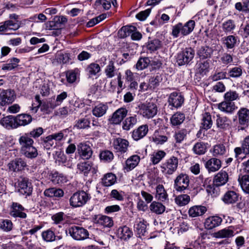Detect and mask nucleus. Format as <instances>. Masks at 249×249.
<instances>
[{"label":"nucleus","mask_w":249,"mask_h":249,"mask_svg":"<svg viewBox=\"0 0 249 249\" xmlns=\"http://www.w3.org/2000/svg\"><path fill=\"white\" fill-rule=\"evenodd\" d=\"M195 25L193 20H189L184 24L179 22L173 26L171 35L175 38L178 37L180 34L182 36H187L194 30Z\"/></svg>","instance_id":"nucleus-1"},{"label":"nucleus","mask_w":249,"mask_h":249,"mask_svg":"<svg viewBox=\"0 0 249 249\" xmlns=\"http://www.w3.org/2000/svg\"><path fill=\"white\" fill-rule=\"evenodd\" d=\"M195 56V50L191 47L185 48L178 53L176 60L179 66L190 65Z\"/></svg>","instance_id":"nucleus-2"},{"label":"nucleus","mask_w":249,"mask_h":249,"mask_svg":"<svg viewBox=\"0 0 249 249\" xmlns=\"http://www.w3.org/2000/svg\"><path fill=\"white\" fill-rule=\"evenodd\" d=\"M89 195L84 191L74 193L70 197V205L72 208L81 207L85 205L89 200Z\"/></svg>","instance_id":"nucleus-3"},{"label":"nucleus","mask_w":249,"mask_h":249,"mask_svg":"<svg viewBox=\"0 0 249 249\" xmlns=\"http://www.w3.org/2000/svg\"><path fill=\"white\" fill-rule=\"evenodd\" d=\"M178 165V158L172 156L161 164V171L166 176L172 175L177 170Z\"/></svg>","instance_id":"nucleus-4"},{"label":"nucleus","mask_w":249,"mask_h":249,"mask_svg":"<svg viewBox=\"0 0 249 249\" xmlns=\"http://www.w3.org/2000/svg\"><path fill=\"white\" fill-rule=\"evenodd\" d=\"M19 142L21 146V154L28 158H31V132L21 136Z\"/></svg>","instance_id":"nucleus-5"},{"label":"nucleus","mask_w":249,"mask_h":249,"mask_svg":"<svg viewBox=\"0 0 249 249\" xmlns=\"http://www.w3.org/2000/svg\"><path fill=\"white\" fill-rule=\"evenodd\" d=\"M66 231V232L68 231L70 236L75 240H83L89 238V236L87 230L76 226L70 227Z\"/></svg>","instance_id":"nucleus-6"},{"label":"nucleus","mask_w":249,"mask_h":249,"mask_svg":"<svg viewBox=\"0 0 249 249\" xmlns=\"http://www.w3.org/2000/svg\"><path fill=\"white\" fill-rule=\"evenodd\" d=\"M140 111L144 117L150 118L157 114L158 109L156 104L146 102L140 106Z\"/></svg>","instance_id":"nucleus-7"},{"label":"nucleus","mask_w":249,"mask_h":249,"mask_svg":"<svg viewBox=\"0 0 249 249\" xmlns=\"http://www.w3.org/2000/svg\"><path fill=\"white\" fill-rule=\"evenodd\" d=\"M238 119V127L244 130L249 126V109L246 107H241L237 113Z\"/></svg>","instance_id":"nucleus-8"},{"label":"nucleus","mask_w":249,"mask_h":249,"mask_svg":"<svg viewBox=\"0 0 249 249\" xmlns=\"http://www.w3.org/2000/svg\"><path fill=\"white\" fill-rule=\"evenodd\" d=\"M189 182L188 176L182 173L178 176L175 179L174 187L177 192H181L188 188Z\"/></svg>","instance_id":"nucleus-9"},{"label":"nucleus","mask_w":249,"mask_h":249,"mask_svg":"<svg viewBox=\"0 0 249 249\" xmlns=\"http://www.w3.org/2000/svg\"><path fill=\"white\" fill-rule=\"evenodd\" d=\"M184 102V98L181 93L173 92L171 93L168 98L169 106L171 108H178L181 107Z\"/></svg>","instance_id":"nucleus-10"},{"label":"nucleus","mask_w":249,"mask_h":249,"mask_svg":"<svg viewBox=\"0 0 249 249\" xmlns=\"http://www.w3.org/2000/svg\"><path fill=\"white\" fill-rule=\"evenodd\" d=\"M77 151L80 157L84 160H89L93 154L91 146L86 142L79 143L77 145Z\"/></svg>","instance_id":"nucleus-11"},{"label":"nucleus","mask_w":249,"mask_h":249,"mask_svg":"<svg viewBox=\"0 0 249 249\" xmlns=\"http://www.w3.org/2000/svg\"><path fill=\"white\" fill-rule=\"evenodd\" d=\"M127 114V110L123 107L117 109L108 119V122L113 124H119L125 117Z\"/></svg>","instance_id":"nucleus-12"},{"label":"nucleus","mask_w":249,"mask_h":249,"mask_svg":"<svg viewBox=\"0 0 249 249\" xmlns=\"http://www.w3.org/2000/svg\"><path fill=\"white\" fill-rule=\"evenodd\" d=\"M9 171L18 172L24 169L26 163L21 158L16 159L11 161L8 164Z\"/></svg>","instance_id":"nucleus-13"},{"label":"nucleus","mask_w":249,"mask_h":249,"mask_svg":"<svg viewBox=\"0 0 249 249\" xmlns=\"http://www.w3.org/2000/svg\"><path fill=\"white\" fill-rule=\"evenodd\" d=\"M217 107L221 111L228 114H232L237 108L233 102L227 101L224 99L223 101L217 105Z\"/></svg>","instance_id":"nucleus-14"},{"label":"nucleus","mask_w":249,"mask_h":249,"mask_svg":"<svg viewBox=\"0 0 249 249\" xmlns=\"http://www.w3.org/2000/svg\"><path fill=\"white\" fill-rule=\"evenodd\" d=\"M148 132V126L147 124H143L134 129L131 132L132 139L138 141L144 137Z\"/></svg>","instance_id":"nucleus-15"},{"label":"nucleus","mask_w":249,"mask_h":249,"mask_svg":"<svg viewBox=\"0 0 249 249\" xmlns=\"http://www.w3.org/2000/svg\"><path fill=\"white\" fill-rule=\"evenodd\" d=\"M213 157L220 158L225 156L228 152V149L225 144L219 143L214 145L210 150Z\"/></svg>","instance_id":"nucleus-16"},{"label":"nucleus","mask_w":249,"mask_h":249,"mask_svg":"<svg viewBox=\"0 0 249 249\" xmlns=\"http://www.w3.org/2000/svg\"><path fill=\"white\" fill-rule=\"evenodd\" d=\"M15 100L14 91L12 90H3L0 93V105L5 106L12 103Z\"/></svg>","instance_id":"nucleus-17"},{"label":"nucleus","mask_w":249,"mask_h":249,"mask_svg":"<svg viewBox=\"0 0 249 249\" xmlns=\"http://www.w3.org/2000/svg\"><path fill=\"white\" fill-rule=\"evenodd\" d=\"M235 157L238 158L242 153L249 155V136L246 137L241 142V146L235 147L234 149Z\"/></svg>","instance_id":"nucleus-18"},{"label":"nucleus","mask_w":249,"mask_h":249,"mask_svg":"<svg viewBox=\"0 0 249 249\" xmlns=\"http://www.w3.org/2000/svg\"><path fill=\"white\" fill-rule=\"evenodd\" d=\"M231 124V121L228 117L219 114L216 115V125L219 130H226L230 127Z\"/></svg>","instance_id":"nucleus-19"},{"label":"nucleus","mask_w":249,"mask_h":249,"mask_svg":"<svg viewBox=\"0 0 249 249\" xmlns=\"http://www.w3.org/2000/svg\"><path fill=\"white\" fill-rule=\"evenodd\" d=\"M222 219L220 216L214 215L210 216L205 219L204 227L207 230H212L220 226Z\"/></svg>","instance_id":"nucleus-20"},{"label":"nucleus","mask_w":249,"mask_h":249,"mask_svg":"<svg viewBox=\"0 0 249 249\" xmlns=\"http://www.w3.org/2000/svg\"><path fill=\"white\" fill-rule=\"evenodd\" d=\"M205 166L209 172H214L218 171L221 167V161L214 157L205 162Z\"/></svg>","instance_id":"nucleus-21"},{"label":"nucleus","mask_w":249,"mask_h":249,"mask_svg":"<svg viewBox=\"0 0 249 249\" xmlns=\"http://www.w3.org/2000/svg\"><path fill=\"white\" fill-rule=\"evenodd\" d=\"M129 142L125 139L118 138L114 140L113 146L117 152L125 153L127 150Z\"/></svg>","instance_id":"nucleus-22"},{"label":"nucleus","mask_w":249,"mask_h":249,"mask_svg":"<svg viewBox=\"0 0 249 249\" xmlns=\"http://www.w3.org/2000/svg\"><path fill=\"white\" fill-rule=\"evenodd\" d=\"M213 50L208 46H201L196 51V54L200 60L210 58L212 56Z\"/></svg>","instance_id":"nucleus-23"},{"label":"nucleus","mask_w":249,"mask_h":249,"mask_svg":"<svg viewBox=\"0 0 249 249\" xmlns=\"http://www.w3.org/2000/svg\"><path fill=\"white\" fill-rule=\"evenodd\" d=\"M229 180L228 173L223 170L217 173L213 177V182L216 186L224 185Z\"/></svg>","instance_id":"nucleus-24"},{"label":"nucleus","mask_w":249,"mask_h":249,"mask_svg":"<svg viewBox=\"0 0 249 249\" xmlns=\"http://www.w3.org/2000/svg\"><path fill=\"white\" fill-rule=\"evenodd\" d=\"M146 222L143 219H140L135 224L134 230L137 237L142 238L143 236H145L147 235L148 232L146 230Z\"/></svg>","instance_id":"nucleus-25"},{"label":"nucleus","mask_w":249,"mask_h":249,"mask_svg":"<svg viewBox=\"0 0 249 249\" xmlns=\"http://www.w3.org/2000/svg\"><path fill=\"white\" fill-rule=\"evenodd\" d=\"M239 194L234 191H228L222 198V201L226 204H233L238 201Z\"/></svg>","instance_id":"nucleus-26"},{"label":"nucleus","mask_w":249,"mask_h":249,"mask_svg":"<svg viewBox=\"0 0 249 249\" xmlns=\"http://www.w3.org/2000/svg\"><path fill=\"white\" fill-rule=\"evenodd\" d=\"M155 198L160 202L168 201V195L162 184H159L156 187Z\"/></svg>","instance_id":"nucleus-27"},{"label":"nucleus","mask_w":249,"mask_h":249,"mask_svg":"<svg viewBox=\"0 0 249 249\" xmlns=\"http://www.w3.org/2000/svg\"><path fill=\"white\" fill-rule=\"evenodd\" d=\"M207 211L205 206L202 205H195L191 207L189 211L188 214L190 217H196L203 215Z\"/></svg>","instance_id":"nucleus-28"},{"label":"nucleus","mask_w":249,"mask_h":249,"mask_svg":"<svg viewBox=\"0 0 249 249\" xmlns=\"http://www.w3.org/2000/svg\"><path fill=\"white\" fill-rule=\"evenodd\" d=\"M117 232L118 236L124 241L129 240L133 235L132 230L126 226L119 227Z\"/></svg>","instance_id":"nucleus-29"},{"label":"nucleus","mask_w":249,"mask_h":249,"mask_svg":"<svg viewBox=\"0 0 249 249\" xmlns=\"http://www.w3.org/2000/svg\"><path fill=\"white\" fill-rule=\"evenodd\" d=\"M149 209L152 213L158 215H160L164 213L166 210V207L161 202L154 201L150 204Z\"/></svg>","instance_id":"nucleus-30"},{"label":"nucleus","mask_w":249,"mask_h":249,"mask_svg":"<svg viewBox=\"0 0 249 249\" xmlns=\"http://www.w3.org/2000/svg\"><path fill=\"white\" fill-rule=\"evenodd\" d=\"M118 70L115 66V61L114 60L109 61L105 69V73L108 78H111L117 75Z\"/></svg>","instance_id":"nucleus-31"},{"label":"nucleus","mask_w":249,"mask_h":249,"mask_svg":"<svg viewBox=\"0 0 249 249\" xmlns=\"http://www.w3.org/2000/svg\"><path fill=\"white\" fill-rule=\"evenodd\" d=\"M49 178L54 184H61L67 181L66 176L56 171L50 173Z\"/></svg>","instance_id":"nucleus-32"},{"label":"nucleus","mask_w":249,"mask_h":249,"mask_svg":"<svg viewBox=\"0 0 249 249\" xmlns=\"http://www.w3.org/2000/svg\"><path fill=\"white\" fill-rule=\"evenodd\" d=\"M90 119L89 115H86L85 117L80 118L75 122L74 128L78 129H88L90 127Z\"/></svg>","instance_id":"nucleus-33"},{"label":"nucleus","mask_w":249,"mask_h":249,"mask_svg":"<svg viewBox=\"0 0 249 249\" xmlns=\"http://www.w3.org/2000/svg\"><path fill=\"white\" fill-rule=\"evenodd\" d=\"M185 119L183 113L178 111L174 113L170 118V121L172 126H178L183 123Z\"/></svg>","instance_id":"nucleus-34"},{"label":"nucleus","mask_w":249,"mask_h":249,"mask_svg":"<svg viewBox=\"0 0 249 249\" xmlns=\"http://www.w3.org/2000/svg\"><path fill=\"white\" fill-rule=\"evenodd\" d=\"M140 158L138 155H135L131 156L125 161L124 169L128 172L134 169L140 162Z\"/></svg>","instance_id":"nucleus-35"},{"label":"nucleus","mask_w":249,"mask_h":249,"mask_svg":"<svg viewBox=\"0 0 249 249\" xmlns=\"http://www.w3.org/2000/svg\"><path fill=\"white\" fill-rule=\"evenodd\" d=\"M108 108L107 105L100 103L92 108V113L96 117H101L106 113Z\"/></svg>","instance_id":"nucleus-36"},{"label":"nucleus","mask_w":249,"mask_h":249,"mask_svg":"<svg viewBox=\"0 0 249 249\" xmlns=\"http://www.w3.org/2000/svg\"><path fill=\"white\" fill-rule=\"evenodd\" d=\"M138 119V117L136 115L126 118L123 122V129L126 131L130 130L137 124Z\"/></svg>","instance_id":"nucleus-37"},{"label":"nucleus","mask_w":249,"mask_h":249,"mask_svg":"<svg viewBox=\"0 0 249 249\" xmlns=\"http://www.w3.org/2000/svg\"><path fill=\"white\" fill-rule=\"evenodd\" d=\"M162 81V76L161 74L157 73L149 79L148 87L150 89H154L160 85V82Z\"/></svg>","instance_id":"nucleus-38"},{"label":"nucleus","mask_w":249,"mask_h":249,"mask_svg":"<svg viewBox=\"0 0 249 249\" xmlns=\"http://www.w3.org/2000/svg\"><path fill=\"white\" fill-rule=\"evenodd\" d=\"M1 124L6 128H17V124L15 117L9 115L3 117L0 121Z\"/></svg>","instance_id":"nucleus-39"},{"label":"nucleus","mask_w":249,"mask_h":249,"mask_svg":"<svg viewBox=\"0 0 249 249\" xmlns=\"http://www.w3.org/2000/svg\"><path fill=\"white\" fill-rule=\"evenodd\" d=\"M238 180L244 192L249 194V175L239 176Z\"/></svg>","instance_id":"nucleus-40"},{"label":"nucleus","mask_w":249,"mask_h":249,"mask_svg":"<svg viewBox=\"0 0 249 249\" xmlns=\"http://www.w3.org/2000/svg\"><path fill=\"white\" fill-rule=\"evenodd\" d=\"M116 176L112 173L105 174L102 179V184L107 187L113 185L116 182Z\"/></svg>","instance_id":"nucleus-41"},{"label":"nucleus","mask_w":249,"mask_h":249,"mask_svg":"<svg viewBox=\"0 0 249 249\" xmlns=\"http://www.w3.org/2000/svg\"><path fill=\"white\" fill-rule=\"evenodd\" d=\"M17 127L19 125H25L31 122V116L28 114H18L15 117Z\"/></svg>","instance_id":"nucleus-42"},{"label":"nucleus","mask_w":249,"mask_h":249,"mask_svg":"<svg viewBox=\"0 0 249 249\" xmlns=\"http://www.w3.org/2000/svg\"><path fill=\"white\" fill-rule=\"evenodd\" d=\"M45 196L53 197H61L64 195V192L61 189H56L55 188H50L46 189L44 192Z\"/></svg>","instance_id":"nucleus-43"},{"label":"nucleus","mask_w":249,"mask_h":249,"mask_svg":"<svg viewBox=\"0 0 249 249\" xmlns=\"http://www.w3.org/2000/svg\"><path fill=\"white\" fill-rule=\"evenodd\" d=\"M223 43L226 46L227 49H231L236 46L237 42V37L233 35H229L222 38Z\"/></svg>","instance_id":"nucleus-44"},{"label":"nucleus","mask_w":249,"mask_h":249,"mask_svg":"<svg viewBox=\"0 0 249 249\" xmlns=\"http://www.w3.org/2000/svg\"><path fill=\"white\" fill-rule=\"evenodd\" d=\"M135 30H137V28L134 26H124L121 28L118 34L121 38H125L130 36H131L133 32Z\"/></svg>","instance_id":"nucleus-45"},{"label":"nucleus","mask_w":249,"mask_h":249,"mask_svg":"<svg viewBox=\"0 0 249 249\" xmlns=\"http://www.w3.org/2000/svg\"><path fill=\"white\" fill-rule=\"evenodd\" d=\"M92 165L91 162L83 161L78 163L77 167L80 173H83L85 176H87L91 169Z\"/></svg>","instance_id":"nucleus-46"},{"label":"nucleus","mask_w":249,"mask_h":249,"mask_svg":"<svg viewBox=\"0 0 249 249\" xmlns=\"http://www.w3.org/2000/svg\"><path fill=\"white\" fill-rule=\"evenodd\" d=\"M40 143L47 150H50L53 147H55L56 146V143L54 142L50 135L41 138Z\"/></svg>","instance_id":"nucleus-47"},{"label":"nucleus","mask_w":249,"mask_h":249,"mask_svg":"<svg viewBox=\"0 0 249 249\" xmlns=\"http://www.w3.org/2000/svg\"><path fill=\"white\" fill-rule=\"evenodd\" d=\"M234 235V231L230 228H225L214 233V237L217 238H230Z\"/></svg>","instance_id":"nucleus-48"},{"label":"nucleus","mask_w":249,"mask_h":249,"mask_svg":"<svg viewBox=\"0 0 249 249\" xmlns=\"http://www.w3.org/2000/svg\"><path fill=\"white\" fill-rule=\"evenodd\" d=\"M212 124L213 121L210 114L208 112H205L202 115L201 127L207 130L212 127Z\"/></svg>","instance_id":"nucleus-49"},{"label":"nucleus","mask_w":249,"mask_h":249,"mask_svg":"<svg viewBox=\"0 0 249 249\" xmlns=\"http://www.w3.org/2000/svg\"><path fill=\"white\" fill-rule=\"evenodd\" d=\"M243 68L241 66L234 67L230 69L227 74L229 76L228 78L237 79L240 78L243 74Z\"/></svg>","instance_id":"nucleus-50"},{"label":"nucleus","mask_w":249,"mask_h":249,"mask_svg":"<svg viewBox=\"0 0 249 249\" xmlns=\"http://www.w3.org/2000/svg\"><path fill=\"white\" fill-rule=\"evenodd\" d=\"M187 134V129L182 128L175 131L173 137L176 143H181L186 139Z\"/></svg>","instance_id":"nucleus-51"},{"label":"nucleus","mask_w":249,"mask_h":249,"mask_svg":"<svg viewBox=\"0 0 249 249\" xmlns=\"http://www.w3.org/2000/svg\"><path fill=\"white\" fill-rule=\"evenodd\" d=\"M161 46V41L158 39H154L149 40L147 42L146 44V48L148 51L150 53L154 52Z\"/></svg>","instance_id":"nucleus-52"},{"label":"nucleus","mask_w":249,"mask_h":249,"mask_svg":"<svg viewBox=\"0 0 249 249\" xmlns=\"http://www.w3.org/2000/svg\"><path fill=\"white\" fill-rule=\"evenodd\" d=\"M165 155L166 153L163 150L155 151L151 155L150 160L153 164H157L161 160Z\"/></svg>","instance_id":"nucleus-53"},{"label":"nucleus","mask_w":249,"mask_h":249,"mask_svg":"<svg viewBox=\"0 0 249 249\" xmlns=\"http://www.w3.org/2000/svg\"><path fill=\"white\" fill-rule=\"evenodd\" d=\"M97 222L105 227L110 228L113 225L112 218L106 215H99Z\"/></svg>","instance_id":"nucleus-54"},{"label":"nucleus","mask_w":249,"mask_h":249,"mask_svg":"<svg viewBox=\"0 0 249 249\" xmlns=\"http://www.w3.org/2000/svg\"><path fill=\"white\" fill-rule=\"evenodd\" d=\"M28 180L26 178H23L20 181H18V186L19 187L18 192L26 196H29L30 195V188L28 187Z\"/></svg>","instance_id":"nucleus-55"},{"label":"nucleus","mask_w":249,"mask_h":249,"mask_svg":"<svg viewBox=\"0 0 249 249\" xmlns=\"http://www.w3.org/2000/svg\"><path fill=\"white\" fill-rule=\"evenodd\" d=\"M100 71L101 68L99 65L95 63H90L86 69V71L89 77L96 75Z\"/></svg>","instance_id":"nucleus-56"},{"label":"nucleus","mask_w":249,"mask_h":249,"mask_svg":"<svg viewBox=\"0 0 249 249\" xmlns=\"http://www.w3.org/2000/svg\"><path fill=\"white\" fill-rule=\"evenodd\" d=\"M175 201L178 206H183L189 203L190 197L186 194L180 195L175 197Z\"/></svg>","instance_id":"nucleus-57"},{"label":"nucleus","mask_w":249,"mask_h":249,"mask_svg":"<svg viewBox=\"0 0 249 249\" xmlns=\"http://www.w3.org/2000/svg\"><path fill=\"white\" fill-rule=\"evenodd\" d=\"M151 61L148 57H141L139 59L134 68L138 71H142L146 68L149 64L150 63Z\"/></svg>","instance_id":"nucleus-58"},{"label":"nucleus","mask_w":249,"mask_h":249,"mask_svg":"<svg viewBox=\"0 0 249 249\" xmlns=\"http://www.w3.org/2000/svg\"><path fill=\"white\" fill-rule=\"evenodd\" d=\"M73 112V110L72 108V107H64L59 108L56 112V115L58 116L61 118H65L67 117L69 115L72 114Z\"/></svg>","instance_id":"nucleus-59"},{"label":"nucleus","mask_w":249,"mask_h":249,"mask_svg":"<svg viewBox=\"0 0 249 249\" xmlns=\"http://www.w3.org/2000/svg\"><path fill=\"white\" fill-rule=\"evenodd\" d=\"M240 97L239 94L236 91L233 90H229L227 91L223 96L224 99L229 102L238 100L240 99Z\"/></svg>","instance_id":"nucleus-60"},{"label":"nucleus","mask_w":249,"mask_h":249,"mask_svg":"<svg viewBox=\"0 0 249 249\" xmlns=\"http://www.w3.org/2000/svg\"><path fill=\"white\" fill-rule=\"evenodd\" d=\"M207 150V147L205 143L203 142H196L193 146L192 150L196 155L204 154Z\"/></svg>","instance_id":"nucleus-61"},{"label":"nucleus","mask_w":249,"mask_h":249,"mask_svg":"<svg viewBox=\"0 0 249 249\" xmlns=\"http://www.w3.org/2000/svg\"><path fill=\"white\" fill-rule=\"evenodd\" d=\"M222 27L224 32L231 33L235 28V24L233 20L229 19L222 23Z\"/></svg>","instance_id":"nucleus-62"},{"label":"nucleus","mask_w":249,"mask_h":249,"mask_svg":"<svg viewBox=\"0 0 249 249\" xmlns=\"http://www.w3.org/2000/svg\"><path fill=\"white\" fill-rule=\"evenodd\" d=\"M210 60L207 59L198 64V71L201 74H206L209 71Z\"/></svg>","instance_id":"nucleus-63"},{"label":"nucleus","mask_w":249,"mask_h":249,"mask_svg":"<svg viewBox=\"0 0 249 249\" xmlns=\"http://www.w3.org/2000/svg\"><path fill=\"white\" fill-rule=\"evenodd\" d=\"M204 186L206 187L207 192L211 195H213L214 196H215L219 194L220 191L219 187L220 186H216L213 182L211 184H205Z\"/></svg>","instance_id":"nucleus-64"}]
</instances>
